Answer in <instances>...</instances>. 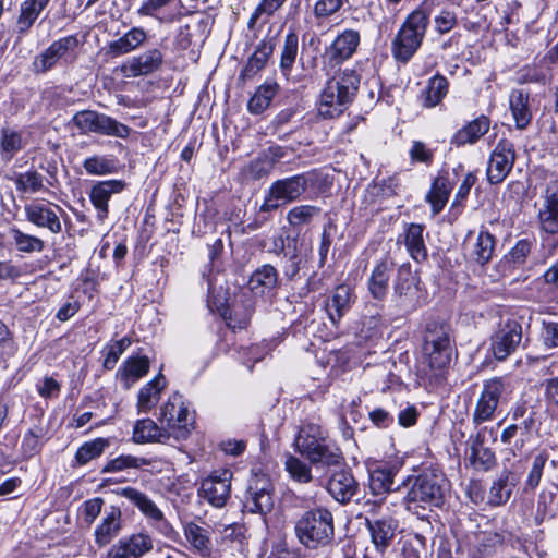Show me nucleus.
Masks as SVG:
<instances>
[{
    "label": "nucleus",
    "mask_w": 558,
    "mask_h": 558,
    "mask_svg": "<svg viewBox=\"0 0 558 558\" xmlns=\"http://www.w3.org/2000/svg\"><path fill=\"white\" fill-rule=\"evenodd\" d=\"M286 1L287 0H262L248 20V27L253 28L263 15H266V17L274 15V13L278 11Z\"/></svg>",
    "instance_id": "62"
},
{
    "label": "nucleus",
    "mask_w": 558,
    "mask_h": 558,
    "mask_svg": "<svg viewBox=\"0 0 558 558\" xmlns=\"http://www.w3.org/2000/svg\"><path fill=\"white\" fill-rule=\"evenodd\" d=\"M366 525L376 549L384 553L392 543L399 523L391 517H384L377 520H366Z\"/></svg>",
    "instance_id": "27"
},
{
    "label": "nucleus",
    "mask_w": 558,
    "mask_h": 558,
    "mask_svg": "<svg viewBox=\"0 0 558 558\" xmlns=\"http://www.w3.org/2000/svg\"><path fill=\"white\" fill-rule=\"evenodd\" d=\"M122 529V512L119 507H110L105 511L101 522L96 526L94 536L99 547L108 545L116 538Z\"/></svg>",
    "instance_id": "29"
},
{
    "label": "nucleus",
    "mask_w": 558,
    "mask_h": 558,
    "mask_svg": "<svg viewBox=\"0 0 558 558\" xmlns=\"http://www.w3.org/2000/svg\"><path fill=\"white\" fill-rule=\"evenodd\" d=\"M359 483L348 470H339L331 474L327 490L340 504L349 502L357 493Z\"/></svg>",
    "instance_id": "25"
},
{
    "label": "nucleus",
    "mask_w": 558,
    "mask_h": 558,
    "mask_svg": "<svg viewBox=\"0 0 558 558\" xmlns=\"http://www.w3.org/2000/svg\"><path fill=\"white\" fill-rule=\"evenodd\" d=\"M464 245L468 257L484 266L494 256L496 239L487 229L482 227L477 234L474 232L468 233Z\"/></svg>",
    "instance_id": "23"
},
{
    "label": "nucleus",
    "mask_w": 558,
    "mask_h": 558,
    "mask_svg": "<svg viewBox=\"0 0 558 558\" xmlns=\"http://www.w3.org/2000/svg\"><path fill=\"white\" fill-rule=\"evenodd\" d=\"M44 436L45 430L41 426H34L25 433L21 445L25 458L34 457L40 451Z\"/></svg>",
    "instance_id": "55"
},
{
    "label": "nucleus",
    "mask_w": 558,
    "mask_h": 558,
    "mask_svg": "<svg viewBox=\"0 0 558 558\" xmlns=\"http://www.w3.org/2000/svg\"><path fill=\"white\" fill-rule=\"evenodd\" d=\"M298 52L299 37L295 32L290 31L284 36L283 47L280 56V70L286 77H289L291 74Z\"/></svg>",
    "instance_id": "49"
},
{
    "label": "nucleus",
    "mask_w": 558,
    "mask_h": 558,
    "mask_svg": "<svg viewBox=\"0 0 558 558\" xmlns=\"http://www.w3.org/2000/svg\"><path fill=\"white\" fill-rule=\"evenodd\" d=\"M430 11V5L423 2L400 25L391 43V53L398 62H409L421 48L429 25Z\"/></svg>",
    "instance_id": "3"
},
{
    "label": "nucleus",
    "mask_w": 558,
    "mask_h": 558,
    "mask_svg": "<svg viewBox=\"0 0 558 558\" xmlns=\"http://www.w3.org/2000/svg\"><path fill=\"white\" fill-rule=\"evenodd\" d=\"M184 536L190 547L202 557H209L213 551L210 533L207 527L194 522H187L183 526Z\"/></svg>",
    "instance_id": "38"
},
{
    "label": "nucleus",
    "mask_w": 558,
    "mask_h": 558,
    "mask_svg": "<svg viewBox=\"0 0 558 558\" xmlns=\"http://www.w3.org/2000/svg\"><path fill=\"white\" fill-rule=\"evenodd\" d=\"M517 482L518 478L512 472L504 470L492 483L488 504L495 507L505 505L509 500Z\"/></svg>",
    "instance_id": "40"
},
{
    "label": "nucleus",
    "mask_w": 558,
    "mask_h": 558,
    "mask_svg": "<svg viewBox=\"0 0 558 558\" xmlns=\"http://www.w3.org/2000/svg\"><path fill=\"white\" fill-rule=\"evenodd\" d=\"M284 469L291 480L300 484H307L313 481L311 463L288 453L284 459Z\"/></svg>",
    "instance_id": "48"
},
{
    "label": "nucleus",
    "mask_w": 558,
    "mask_h": 558,
    "mask_svg": "<svg viewBox=\"0 0 558 558\" xmlns=\"http://www.w3.org/2000/svg\"><path fill=\"white\" fill-rule=\"evenodd\" d=\"M532 242L523 239L515 243V245L506 255V262L513 267H519L526 262L527 256L531 253Z\"/></svg>",
    "instance_id": "61"
},
{
    "label": "nucleus",
    "mask_w": 558,
    "mask_h": 558,
    "mask_svg": "<svg viewBox=\"0 0 558 558\" xmlns=\"http://www.w3.org/2000/svg\"><path fill=\"white\" fill-rule=\"evenodd\" d=\"M303 191L311 189L315 192H325L332 184V180L328 174L320 170H312L298 174Z\"/></svg>",
    "instance_id": "53"
},
{
    "label": "nucleus",
    "mask_w": 558,
    "mask_h": 558,
    "mask_svg": "<svg viewBox=\"0 0 558 558\" xmlns=\"http://www.w3.org/2000/svg\"><path fill=\"white\" fill-rule=\"evenodd\" d=\"M295 536L308 549H317L331 543L335 536L333 515L325 507L304 511L294 525Z\"/></svg>",
    "instance_id": "6"
},
{
    "label": "nucleus",
    "mask_w": 558,
    "mask_h": 558,
    "mask_svg": "<svg viewBox=\"0 0 558 558\" xmlns=\"http://www.w3.org/2000/svg\"><path fill=\"white\" fill-rule=\"evenodd\" d=\"M8 233L11 245L21 254H38L45 248L43 239L25 233L16 226L10 227Z\"/></svg>",
    "instance_id": "42"
},
{
    "label": "nucleus",
    "mask_w": 558,
    "mask_h": 558,
    "mask_svg": "<svg viewBox=\"0 0 558 558\" xmlns=\"http://www.w3.org/2000/svg\"><path fill=\"white\" fill-rule=\"evenodd\" d=\"M343 4L344 0H316L313 7L314 17L318 23L326 22L335 16Z\"/></svg>",
    "instance_id": "58"
},
{
    "label": "nucleus",
    "mask_w": 558,
    "mask_h": 558,
    "mask_svg": "<svg viewBox=\"0 0 558 558\" xmlns=\"http://www.w3.org/2000/svg\"><path fill=\"white\" fill-rule=\"evenodd\" d=\"M393 268L395 263L388 256L381 258L374 266L367 281L368 292L374 299L381 301L386 298Z\"/></svg>",
    "instance_id": "26"
},
{
    "label": "nucleus",
    "mask_w": 558,
    "mask_h": 558,
    "mask_svg": "<svg viewBox=\"0 0 558 558\" xmlns=\"http://www.w3.org/2000/svg\"><path fill=\"white\" fill-rule=\"evenodd\" d=\"M108 447L109 440L106 438L86 441L77 449L75 461L78 465H86L92 460L99 458Z\"/></svg>",
    "instance_id": "51"
},
{
    "label": "nucleus",
    "mask_w": 558,
    "mask_h": 558,
    "mask_svg": "<svg viewBox=\"0 0 558 558\" xmlns=\"http://www.w3.org/2000/svg\"><path fill=\"white\" fill-rule=\"evenodd\" d=\"M171 437L166 426H159L151 418L137 420L133 427V440L136 444H166Z\"/></svg>",
    "instance_id": "31"
},
{
    "label": "nucleus",
    "mask_w": 558,
    "mask_h": 558,
    "mask_svg": "<svg viewBox=\"0 0 558 558\" xmlns=\"http://www.w3.org/2000/svg\"><path fill=\"white\" fill-rule=\"evenodd\" d=\"M17 192L35 194L44 189V177L35 170L19 173L14 180Z\"/></svg>",
    "instance_id": "54"
},
{
    "label": "nucleus",
    "mask_w": 558,
    "mask_h": 558,
    "mask_svg": "<svg viewBox=\"0 0 558 558\" xmlns=\"http://www.w3.org/2000/svg\"><path fill=\"white\" fill-rule=\"evenodd\" d=\"M147 33L142 27H132L117 40H112L107 46L106 53L112 58L130 53L145 44Z\"/></svg>",
    "instance_id": "32"
},
{
    "label": "nucleus",
    "mask_w": 558,
    "mask_h": 558,
    "mask_svg": "<svg viewBox=\"0 0 558 558\" xmlns=\"http://www.w3.org/2000/svg\"><path fill=\"white\" fill-rule=\"evenodd\" d=\"M509 107L517 129H526L532 120L529 93L523 89H512L509 95Z\"/></svg>",
    "instance_id": "37"
},
{
    "label": "nucleus",
    "mask_w": 558,
    "mask_h": 558,
    "mask_svg": "<svg viewBox=\"0 0 558 558\" xmlns=\"http://www.w3.org/2000/svg\"><path fill=\"white\" fill-rule=\"evenodd\" d=\"M231 478L232 472L227 469L213 472L203 480L199 495L214 507L225 506L230 496Z\"/></svg>",
    "instance_id": "20"
},
{
    "label": "nucleus",
    "mask_w": 558,
    "mask_h": 558,
    "mask_svg": "<svg viewBox=\"0 0 558 558\" xmlns=\"http://www.w3.org/2000/svg\"><path fill=\"white\" fill-rule=\"evenodd\" d=\"M23 148L22 135L20 132L3 128L0 135V158L9 162Z\"/></svg>",
    "instance_id": "46"
},
{
    "label": "nucleus",
    "mask_w": 558,
    "mask_h": 558,
    "mask_svg": "<svg viewBox=\"0 0 558 558\" xmlns=\"http://www.w3.org/2000/svg\"><path fill=\"white\" fill-rule=\"evenodd\" d=\"M497 433L494 428L483 427L468 440L465 459L477 471H489L496 465L495 452L489 447L495 442Z\"/></svg>",
    "instance_id": "11"
},
{
    "label": "nucleus",
    "mask_w": 558,
    "mask_h": 558,
    "mask_svg": "<svg viewBox=\"0 0 558 558\" xmlns=\"http://www.w3.org/2000/svg\"><path fill=\"white\" fill-rule=\"evenodd\" d=\"M159 421L171 433L175 440L186 439L191 432L192 417L185 405L183 396L172 393L160 408Z\"/></svg>",
    "instance_id": "9"
},
{
    "label": "nucleus",
    "mask_w": 558,
    "mask_h": 558,
    "mask_svg": "<svg viewBox=\"0 0 558 558\" xmlns=\"http://www.w3.org/2000/svg\"><path fill=\"white\" fill-rule=\"evenodd\" d=\"M243 507L263 518L274 508L272 483L266 474H255L248 483Z\"/></svg>",
    "instance_id": "16"
},
{
    "label": "nucleus",
    "mask_w": 558,
    "mask_h": 558,
    "mask_svg": "<svg viewBox=\"0 0 558 558\" xmlns=\"http://www.w3.org/2000/svg\"><path fill=\"white\" fill-rule=\"evenodd\" d=\"M132 341L129 337H123L112 343H109L105 348V360L104 367L106 369H112L122 353L131 345Z\"/></svg>",
    "instance_id": "59"
},
{
    "label": "nucleus",
    "mask_w": 558,
    "mask_h": 558,
    "mask_svg": "<svg viewBox=\"0 0 558 558\" xmlns=\"http://www.w3.org/2000/svg\"><path fill=\"white\" fill-rule=\"evenodd\" d=\"M453 345L450 329L439 322H428L425 327L420 372L426 378L441 376L451 362Z\"/></svg>",
    "instance_id": "1"
},
{
    "label": "nucleus",
    "mask_w": 558,
    "mask_h": 558,
    "mask_svg": "<svg viewBox=\"0 0 558 558\" xmlns=\"http://www.w3.org/2000/svg\"><path fill=\"white\" fill-rule=\"evenodd\" d=\"M401 468V462L376 461L368 468L369 488L374 495H381L391 490L393 478Z\"/></svg>",
    "instance_id": "24"
},
{
    "label": "nucleus",
    "mask_w": 558,
    "mask_h": 558,
    "mask_svg": "<svg viewBox=\"0 0 558 558\" xmlns=\"http://www.w3.org/2000/svg\"><path fill=\"white\" fill-rule=\"evenodd\" d=\"M50 1L51 0H24L20 4L19 15L15 23V32L19 38L24 37L29 32Z\"/></svg>",
    "instance_id": "33"
},
{
    "label": "nucleus",
    "mask_w": 558,
    "mask_h": 558,
    "mask_svg": "<svg viewBox=\"0 0 558 558\" xmlns=\"http://www.w3.org/2000/svg\"><path fill=\"white\" fill-rule=\"evenodd\" d=\"M148 372L149 359L147 356H130L121 364L116 376L123 389L129 390Z\"/></svg>",
    "instance_id": "30"
},
{
    "label": "nucleus",
    "mask_w": 558,
    "mask_h": 558,
    "mask_svg": "<svg viewBox=\"0 0 558 558\" xmlns=\"http://www.w3.org/2000/svg\"><path fill=\"white\" fill-rule=\"evenodd\" d=\"M420 280L413 275L410 264H402L397 270L392 301L404 313H412L422 305Z\"/></svg>",
    "instance_id": "8"
},
{
    "label": "nucleus",
    "mask_w": 558,
    "mask_h": 558,
    "mask_svg": "<svg viewBox=\"0 0 558 558\" xmlns=\"http://www.w3.org/2000/svg\"><path fill=\"white\" fill-rule=\"evenodd\" d=\"M489 128V118L482 114L458 130L451 138V144L457 147L475 144Z\"/></svg>",
    "instance_id": "35"
},
{
    "label": "nucleus",
    "mask_w": 558,
    "mask_h": 558,
    "mask_svg": "<svg viewBox=\"0 0 558 558\" xmlns=\"http://www.w3.org/2000/svg\"><path fill=\"white\" fill-rule=\"evenodd\" d=\"M83 167L90 175H107L116 172L117 161L113 157L95 155L86 158Z\"/></svg>",
    "instance_id": "52"
},
{
    "label": "nucleus",
    "mask_w": 558,
    "mask_h": 558,
    "mask_svg": "<svg viewBox=\"0 0 558 558\" xmlns=\"http://www.w3.org/2000/svg\"><path fill=\"white\" fill-rule=\"evenodd\" d=\"M114 493L126 498L134 507H136L147 519L151 527L158 533L170 541L177 539L178 532L173 525L166 519L163 512L145 493L131 486L117 488Z\"/></svg>",
    "instance_id": "7"
},
{
    "label": "nucleus",
    "mask_w": 558,
    "mask_h": 558,
    "mask_svg": "<svg viewBox=\"0 0 558 558\" xmlns=\"http://www.w3.org/2000/svg\"><path fill=\"white\" fill-rule=\"evenodd\" d=\"M274 166V158L268 154H262L241 169V175L245 180H259L268 175Z\"/></svg>",
    "instance_id": "50"
},
{
    "label": "nucleus",
    "mask_w": 558,
    "mask_h": 558,
    "mask_svg": "<svg viewBox=\"0 0 558 558\" xmlns=\"http://www.w3.org/2000/svg\"><path fill=\"white\" fill-rule=\"evenodd\" d=\"M293 447L301 457L315 466H336L343 461L340 448L317 424L303 425L293 441Z\"/></svg>",
    "instance_id": "2"
},
{
    "label": "nucleus",
    "mask_w": 558,
    "mask_h": 558,
    "mask_svg": "<svg viewBox=\"0 0 558 558\" xmlns=\"http://www.w3.org/2000/svg\"><path fill=\"white\" fill-rule=\"evenodd\" d=\"M447 481L444 473L434 468L423 470L408 490L404 502L409 511L420 517V509L439 508L445 502Z\"/></svg>",
    "instance_id": "4"
},
{
    "label": "nucleus",
    "mask_w": 558,
    "mask_h": 558,
    "mask_svg": "<svg viewBox=\"0 0 558 558\" xmlns=\"http://www.w3.org/2000/svg\"><path fill=\"white\" fill-rule=\"evenodd\" d=\"M24 213L29 223L47 229L53 234L62 232L61 218L68 216L60 205L44 199H35L26 204Z\"/></svg>",
    "instance_id": "12"
},
{
    "label": "nucleus",
    "mask_w": 558,
    "mask_h": 558,
    "mask_svg": "<svg viewBox=\"0 0 558 558\" xmlns=\"http://www.w3.org/2000/svg\"><path fill=\"white\" fill-rule=\"evenodd\" d=\"M424 226L421 223H410L404 233V245L409 255L417 263L427 259V247L424 240Z\"/></svg>",
    "instance_id": "41"
},
{
    "label": "nucleus",
    "mask_w": 558,
    "mask_h": 558,
    "mask_svg": "<svg viewBox=\"0 0 558 558\" xmlns=\"http://www.w3.org/2000/svg\"><path fill=\"white\" fill-rule=\"evenodd\" d=\"M278 90V84L275 82L260 85L255 94L251 97L247 108L250 112L254 114L262 113L265 111Z\"/></svg>",
    "instance_id": "47"
},
{
    "label": "nucleus",
    "mask_w": 558,
    "mask_h": 558,
    "mask_svg": "<svg viewBox=\"0 0 558 558\" xmlns=\"http://www.w3.org/2000/svg\"><path fill=\"white\" fill-rule=\"evenodd\" d=\"M539 220L545 232L551 234L558 233V208L545 206L544 209L539 211Z\"/></svg>",
    "instance_id": "64"
},
{
    "label": "nucleus",
    "mask_w": 558,
    "mask_h": 558,
    "mask_svg": "<svg viewBox=\"0 0 558 558\" xmlns=\"http://www.w3.org/2000/svg\"><path fill=\"white\" fill-rule=\"evenodd\" d=\"M546 462L547 457L542 453L533 459L532 468L525 482L526 488L534 489L538 486Z\"/></svg>",
    "instance_id": "63"
},
{
    "label": "nucleus",
    "mask_w": 558,
    "mask_h": 558,
    "mask_svg": "<svg viewBox=\"0 0 558 558\" xmlns=\"http://www.w3.org/2000/svg\"><path fill=\"white\" fill-rule=\"evenodd\" d=\"M78 38L75 35H69L51 43L33 62L36 73H46L57 65L59 61L65 59L78 47Z\"/></svg>",
    "instance_id": "19"
},
{
    "label": "nucleus",
    "mask_w": 558,
    "mask_h": 558,
    "mask_svg": "<svg viewBox=\"0 0 558 558\" xmlns=\"http://www.w3.org/2000/svg\"><path fill=\"white\" fill-rule=\"evenodd\" d=\"M504 390L505 384L501 378L495 377L484 381L472 414V421L475 425L494 418Z\"/></svg>",
    "instance_id": "18"
},
{
    "label": "nucleus",
    "mask_w": 558,
    "mask_h": 558,
    "mask_svg": "<svg viewBox=\"0 0 558 558\" xmlns=\"http://www.w3.org/2000/svg\"><path fill=\"white\" fill-rule=\"evenodd\" d=\"M298 174L272 182L259 207L260 213H271L298 201L303 195Z\"/></svg>",
    "instance_id": "14"
},
{
    "label": "nucleus",
    "mask_w": 558,
    "mask_h": 558,
    "mask_svg": "<svg viewBox=\"0 0 558 558\" xmlns=\"http://www.w3.org/2000/svg\"><path fill=\"white\" fill-rule=\"evenodd\" d=\"M274 45L270 41H262L254 53L250 57L246 65L241 72V78L251 80L265 68L269 57L272 54Z\"/></svg>",
    "instance_id": "43"
},
{
    "label": "nucleus",
    "mask_w": 558,
    "mask_h": 558,
    "mask_svg": "<svg viewBox=\"0 0 558 558\" xmlns=\"http://www.w3.org/2000/svg\"><path fill=\"white\" fill-rule=\"evenodd\" d=\"M150 464L146 458H140L131 454H122L110 460L104 468L102 472H120L125 469H140Z\"/></svg>",
    "instance_id": "56"
},
{
    "label": "nucleus",
    "mask_w": 558,
    "mask_h": 558,
    "mask_svg": "<svg viewBox=\"0 0 558 558\" xmlns=\"http://www.w3.org/2000/svg\"><path fill=\"white\" fill-rule=\"evenodd\" d=\"M449 83L442 75H435L429 78L426 88L422 92V105L426 108H434L448 93Z\"/></svg>",
    "instance_id": "44"
},
{
    "label": "nucleus",
    "mask_w": 558,
    "mask_h": 558,
    "mask_svg": "<svg viewBox=\"0 0 558 558\" xmlns=\"http://www.w3.org/2000/svg\"><path fill=\"white\" fill-rule=\"evenodd\" d=\"M163 52L159 48H150L138 56L125 60L120 72L125 77L147 76L161 69L163 64Z\"/></svg>",
    "instance_id": "21"
},
{
    "label": "nucleus",
    "mask_w": 558,
    "mask_h": 558,
    "mask_svg": "<svg viewBox=\"0 0 558 558\" xmlns=\"http://www.w3.org/2000/svg\"><path fill=\"white\" fill-rule=\"evenodd\" d=\"M278 283V271L269 264L257 268L250 277L248 288L255 294L263 296L272 291Z\"/></svg>",
    "instance_id": "39"
},
{
    "label": "nucleus",
    "mask_w": 558,
    "mask_h": 558,
    "mask_svg": "<svg viewBox=\"0 0 558 558\" xmlns=\"http://www.w3.org/2000/svg\"><path fill=\"white\" fill-rule=\"evenodd\" d=\"M153 548V538L147 533H134L112 545L107 558H142Z\"/></svg>",
    "instance_id": "22"
},
{
    "label": "nucleus",
    "mask_w": 558,
    "mask_h": 558,
    "mask_svg": "<svg viewBox=\"0 0 558 558\" xmlns=\"http://www.w3.org/2000/svg\"><path fill=\"white\" fill-rule=\"evenodd\" d=\"M166 386L167 379L161 373L146 383L137 393L136 408L138 413L150 412L158 403Z\"/></svg>",
    "instance_id": "34"
},
{
    "label": "nucleus",
    "mask_w": 558,
    "mask_h": 558,
    "mask_svg": "<svg viewBox=\"0 0 558 558\" xmlns=\"http://www.w3.org/2000/svg\"><path fill=\"white\" fill-rule=\"evenodd\" d=\"M125 187V183L120 180H107L95 184L89 194L92 204L97 209V218L104 221L108 215V202L112 194L120 193Z\"/></svg>",
    "instance_id": "28"
},
{
    "label": "nucleus",
    "mask_w": 558,
    "mask_h": 558,
    "mask_svg": "<svg viewBox=\"0 0 558 558\" xmlns=\"http://www.w3.org/2000/svg\"><path fill=\"white\" fill-rule=\"evenodd\" d=\"M361 41L360 33L348 28L339 33L333 41L326 47L323 56V69L328 73L351 59Z\"/></svg>",
    "instance_id": "15"
},
{
    "label": "nucleus",
    "mask_w": 558,
    "mask_h": 558,
    "mask_svg": "<svg viewBox=\"0 0 558 558\" xmlns=\"http://www.w3.org/2000/svg\"><path fill=\"white\" fill-rule=\"evenodd\" d=\"M352 290L347 284H339L326 302V312L333 325H337L343 315L350 310Z\"/></svg>",
    "instance_id": "36"
},
{
    "label": "nucleus",
    "mask_w": 558,
    "mask_h": 558,
    "mask_svg": "<svg viewBox=\"0 0 558 558\" xmlns=\"http://www.w3.org/2000/svg\"><path fill=\"white\" fill-rule=\"evenodd\" d=\"M72 122L80 130L81 134L96 133L120 138H126L130 135V129L125 124L94 110L76 112L72 118Z\"/></svg>",
    "instance_id": "10"
},
{
    "label": "nucleus",
    "mask_w": 558,
    "mask_h": 558,
    "mask_svg": "<svg viewBox=\"0 0 558 558\" xmlns=\"http://www.w3.org/2000/svg\"><path fill=\"white\" fill-rule=\"evenodd\" d=\"M450 184L444 177L436 178L432 184L430 191L426 195V201L432 205L433 215H438L445 207L450 195Z\"/></svg>",
    "instance_id": "45"
},
{
    "label": "nucleus",
    "mask_w": 558,
    "mask_h": 558,
    "mask_svg": "<svg viewBox=\"0 0 558 558\" xmlns=\"http://www.w3.org/2000/svg\"><path fill=\"white\" fill-rule=\"evenodd\" d=\"M360 81L361 75L351 68L330 77L320 95L319 113L327 118L341 114L355 98Z\"/></svg>",
    "instance_id": "5"
},
{
    "label": "nucleus",
    "mask_w": 558,
    "mask_h": 558,
    "mask_svg": "<svg viewBox=\"0 0 558 558\" xmlns=\"http://www.w3.org/2000/svg\"><path fill=\"white\" fill-rule=\"evenodd\" d=\"M522 325L517 319H507L499 324L490 338V352L498 361H505L517 352L522 344Z\"/></svg>",
    "instance_id": "13"
},
{
    "label": "nucleus",
    "mask_w": 558,
    "mask_h": 558,
    "mask_svg": "<svg viewBox=\"0 0 558 558\" xmlns=\"http://www.w3.org/2000/svg\"><path fill=\"white\" fill-rule=\"evenodd\" d=\"M320 209L313 205H299L287 214V220L292 227H301L311 222L319 214Z\"/></svg>",
    "instance_id": "57"
},
{
    "label": "nucleus",
    "mask_w": 558,
    "mask_h": 558,
    "mask_svg": "<svg viewBox=\"0 0 558 558\" xmlns=\"http://www.w3.org/2000/svg\"><path fill=\"white\" fill-rule=\"evenodd\" d=\"M515 150L512 142L501 138L490 153L486 177L492 185L500 184L511 172L515 162Z\"/></svg>",
    "instance_id": "17"
},
{
    "label": "nucleus",
    "mask_w": 558,
    "mask_h": 558,
    "mask_svg": "<svg viewBox=\"0 0 558 558\" xmlns=\"http://www.w3.org/2000/svg\"><path fill=\"white\" fill-rule=\"evenodd\" d=\"M435 149L430 148L422 141H413L409 150V157L412 163H424L430 166L434 161Z\"/></svg>",
    "instance_id": "60"
}]
</instances>
